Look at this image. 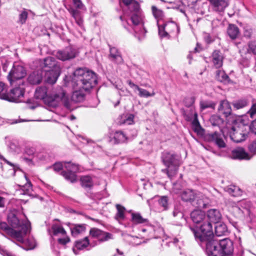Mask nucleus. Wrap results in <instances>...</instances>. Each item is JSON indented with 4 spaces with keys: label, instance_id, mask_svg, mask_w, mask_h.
<instances>
[{
    "label": "nucleus",
    "instance_id": "f257e3e1",
    "mask_svg": "<svg viewBox=\"0 0 256 256\" xmlns=\"http://www.w3.org/2000/svg\"><path fill=\"white\" fill-rule=\"evenodd\" d=\"M192 230L196 240L205 244L208 256H232L233 242L227 238L219 240H215L210 223L202 227V234L199 235V232L194 229Z\"/></svg>",
    "mask_w": 256,
    "mask_h": 256
},
{
    "label": "nucleus",
    "instance_id": "f03ea898",
    "mask_svg": "<svg viewBox=\"0 0 256 256\" xmlns=\"http://www.w3.org/2000/svg\"><path fill=\"white\" fill-rule=\"evenodd\" d=\"M122 2L128 6L130 11V18L128 20H124L122 16H120L124 28L130 33H133L134 36L139 40L143 38L146 30L144 26V16L140 4L135 0H122Z\"/></svg>",
    "mask_w": 256,
    "mask_h": 256
},
{
    "label": "nucleus",
    "instance_id": "7ed1b4c3",
    "mask_svg": "<svg viewBox=\"0 0 256 256\" xmlns=\"http://www.w3.org/2000/svg\"><path fill=\"white\" fill-rule=\"evenodd\" d=\"M64 85L74 89L88 90L97 84L96 74L86 68H77L72 76H66Z\"/></svg>",
    "mask_w": 256,
    "mask_h": 256
},
{
    "label": "nucleus",
    "instance_id": "20e7f679",
    "mask_svg": "<svg viewBox=\"0 0 256 256\" xmlns=\"http://www.w3.org/2000/svg\"><path fill=\"white\" fill-rule=\"evenodd\" d=\"M46 86H39L35 91L34 96L36 99L42 100L48 106L56 108L60 102L68 110L72 109L71 102L69 100L66 92L61 86L54 88L51 94H48Z\"/></svg>",
    "mask_w": 256,
    "mask_h": 256
},
{
    "label": "nucleus",
    "instance_id": "39448f33",
    "mask_svg": "<svg viewBox=\"0 0 256 256\" xmlns=\"http://www.w3.org/2000/svg\"><path fill=\"white\" fill-rule=\"evenodd\" d=\"M8 224L13 228H10L8 226L7 230L18 240H22L24 236H26L30 232V223L27 218L24 220L20 221L14 214L11 212L8 216Z\"/></svg>",
    "mask_w": 256,
    "mask_h": 256
},
{
    "label": "nucleus",
    "instance_id": "423d86ee",
    "mask_svg": "<svg viewBox=\"0 0 256 256\" xmlns=\"http://www.w3.org/2000/svg\"><path fill=\"white\" fill-rule=\"evenodd\" d=\"M162 160L167 167L166 169L162 170V172H166L168 178H172L178 172L180 166L179 160L176 158V155L166 152L163 154Z\"/></svg>",
    "mask_w": 256,
    "mask_h": 256
},
{
    "label": "nucleus",
    "instance_id": "0eeeda50",
    "mask_svg": "<svg viewBox=\"0 0 256 256\" xmlns=\"http://www.w3.org/2000/svg\"><path fill=\"white\" fill-rule=\"evenodd\" d=\"M158 34L161 38H170L176 36L180 32V28L174 21H168L160 25L158 22Z\"/></svg>",
    "mask_w": 256,
    "mask_h": 256
},
{
    "label": "nucleus",
    "instance_id": "6e6552de",
    "mask_svg": "<svg viewBox=\"0 0 256 256\" xmlns=\"http://www.w3.org/2000/svg\"><path fill=\"white\" fill-rule=\"evenodd\" d=\"M24 90L23 88H16L12 89L8 94H2L1 99L11 102H22V98L24 97Z\"/></svg>",
    "mask_w": 256,
    "mask_h": 256
},
{
    "label": "nucleus",
    "instance_id": "1a4fd4ad",
    "mask_svg": "<svg viewBox=\"0 0 256 256\" xmlns=\"http://www.w3.org/2000/svg\"><path fill=\"white\" fill-rule=\"evenodd\" d=\"M207 217L209 221L204 222L203 224L200 226V228L198 229L190 228L191 231L192 232V229H194L196 231L199 232L198 235L201 234L202 227L204 225L210 223L212 228V223L218 224L222 218V214L218 210L215 208L210 209L207 212Z\"/></svg>",
    "mask_w": 256,
    "mask_h": 256
},
{
    "label": "nucleus",
    "instance_id": "9d476101",
    "mask_svg": "<svg viewBox=\"0 0 256 256\" xmlns=\"http://www.w3.org/2000/svg\"><path fill=\"white\" fill-rule=\"evenodd\" d=\"M26 75V72L24 68L18 64H14L10 72L8 78L10 84L15 80L23 78Z\"/></svg>",
    "mask_w": 256,
    "mask_h": 256
},
{
    "label": "nucleus",
    "instance_id": "9b49d317",
    "mask_svg": "<svg viewBox=\"0 0 256 256\" xmlns=\"http://www.w3.org/2000/svg\"><path fill=\"white\" fill-rule=\"evenodd\" d=\"M224 138V136L218 132L208 134L206 136L208 141L214 143L220 148L226 147V144Z\"/></svg>",
    "mask_w": 256,
    "mask_h": 256
},
{
    "label": "nucleus",
    "instance_id": "f8f14e48",
    "mask_svg": "<svg viewBox=\"0 0 256 256\" xmlns=\"http://www.w3.org/2000/svg\"><path fill=\"white\" fill-rule=\"evenodd\" d=\"M212 10L216 12H223L230 4V0H208Z\"/></svg>",
    "mask_w": 256,
    "mask_h": 256
},
{
    "label": "nucleus",
    "instance_id": "ddd939ff",
    "mask_svg": "<svg viewBox=\"0 0 256 256\" xmlns=\"http://www.w3.org/2000/svg\"><path fill=\"white\" fill-rule=\"evenodd\" d=\"M52 52L56 53V56L63 61L74 58L76 54L75 49H58Z\"/></svg>",
    "mask_w": 256,
    "mask_h": 256
},
{
    "label": "nucleus",
    "instance_id": "4468645a",
    "mask_svg": "<svg viewBox=\"0 0 256 256\" xmlns=\"http://www.w3.org/2000/svg\"><path fill=\"white\" fill-rule=\"evenodd\" d=\"M90 236L94 238H96L100 242L108 240L112 238V234L103 232L97 228H92L90 231Z\"/></svg>",
    "mask_w": 256,
    "mask_h": 256
},
{
    "label": "nucleus",
    "instance_id": "2eb2a0df",
    "mask_svg": "<svg viewBox=\"0 0 256 256\" xmlns=\"http://www.w3.org/2000/svg\"><path fill=\"white\" fill-rule=\"evenodd\" d=\"M210 202V200L207 196L198 192H197L192 205L199 208H204L209 204Z\"/></svg>",
    "mask_w": 256,
    "mask_h": 256
},
{
    "label": "nucleus",
    "instance_id": "dca6fc26",
    "mask_svg": "<svg viewBox=\"0 0 256 256\" xmlns=\"http://www.w3.org/2000/svg\"><path fill=\"white\" fill-rule=\"evenodd\" d=\"M45 81L50 84H54L56 82L60 74V67H56V70H44Z\"/></svg>",
    "mask_w": 256,
    "mask_h": 256
},
{
    "label": "nucleus",
    "instance_id": "f3484780",
    "mask_svg": "<svg viewBox=\"0 0 256 256\" xmlns=\"http://www.w3.org/2000/svg\"><path fill=\"white\" fill-rule=\"evenodd\" d=\"M230 157L234 160H250L252 156L242 148H238L232 151Z\"/></svg>",
    "mask_w": 256,
    "mask_h": 256
},
{
    "label": "nucleus",
    "instance_id": "a211bd4d",
    "mask_svg": "<svg viewBox=\"0 0 256 256\" xmlns=\"http://www.w3.org/2000/svg\"><path fill=\"white\" fill-rule=\"evenodd\" d=\"M205 217L206 214L204 212L200 210H194L190 214V218L192 222L196 224H200V226L205 222H204Z\"/></svg>",
    "mask_w": 256,
    "mask_h": 256
},
{
    "label": "nucleus",
    "instance_id": "6ab92c4d",
    "mask_svg": "<svg viewBox=\"0 0 256 256\" xmlns=\"http://www.w3.org/2000/svg\"><path fill=\"white\" fill-rule=\"evenodd\" d=\"M128 212L131 214V222L133 225L148 224V220L144 218L140 213L132 212V210H130Z\"/></svg>",
    "mask_w": 256,
    "mask_h": 256
},
{
    "label": "nucleus",
    "instance_id": "aec40b11",
    "mask_svg": "<svg viewBox=\"0 0 256 256\" xmlns=\"http://www.w3.org/2000/svg\"><path fill=\"white\" fill-rule=\"evenodd\" d=\"M43 72V70H39L31 73L28 76V82L32 84H39L42 80Z\"/></svg>",
    "mask_w": 256,
    "mask_h": 256
},
{
    "label": "nucleus",
    "instance_id": "412c9836",
    "mask_svg": "<svg viewBox=\"0 0 256 256\" xmlns=\"http://www.w3.org/2000/svg\"><path fill=\"white\" fill-rule=\"evenodd\" d=\"M196 194L197 192H195L192 190L188 189L183 190L180 194V196L183 201L190 202L192 204L194 200H195Z\"/></svg>",
    "mask_w": 256,
    "mask_h": 256
},
{
    "label": "nucleus",
    "instance_id": "4be33fe9",
    "mask_svg": "<svg viewBox=\"0 0 256 256\" xmlns=\"http://www.w3.org/2000/svg\"><path fill=\"white\" fill-rule=\"evenodd\" d=\"M128 140V138L123 132L118 130L114 132L113 137L110 140L115 144H118L126 142Z\"/></svg>",
    "mask_w": 256,
    "mask_h": 256
},
{
    "label": "nucleus",
    "instance_id": "5701e85b",
    "mask_svg": "<svg viewBox=\"0 0 256 256\" xmlns=\"http://www.w3.org/2000/svg\"><path fill=\"white\" fill-rule=\"evenodd\" d=\"M218 110L228 117L232 114V108L230 102L227 100H221Z\"/></svg>",
    "mask_w": 256,
    "mask_h": 256
},
{
    "label": "nucleus",
    "instance_id": "b1692460",
    "mask_svg": "<svg viewBox=\"0 0 256 256\" xmlns=\"http://www.w3.org/2000/svg\"><path fill=\"white\" fill-rule=\"evenodd\" d=\"M212 62L216 68H220L222 66L224 56L218 50H216L212 53Z\"/></svg>",
    "mask_w": 256,
    "mask_h": 256
},
{
    "label": "nucleus",
    "instance_id": "393cba45",
    "mask_svg": "<svg viewBox=\"0 0 256 256\" xmlns=\"http://www.w3.org/2000/svg\"><path fill=\"white\" fill-rule=\"evenodd\" d=\"M44 68H48L44 70H56V67H60L55 58L52 56H48L44 59Z\"/></svg>",
    "mask_w": 256,
    "mask_h": 256
},
{
    "label": "nucleus",
    "instance_id": "a878e982",
    "mask_svg": "<svg viewBox=\"0 0 256 256\" xmlns=\"http://www.w3.org/2000/svg\"><path fill=\"white\" fill-rule=\"evenodd\" d=\"M22 236V239L21 240H18L22 244V247L26 250H30L34 249L36 246V242L34 238L32 236L28 237L27 239L24 240Z\"/></svg>",
    "mask_w": 256,
    "mask_h": 256
},
{
    "label": "nucleus",
    "instance_id": "bb28decb",
    "mask_svg": "<svg viewBox=\"0 0 256 256\" xmlns=\"http://www.w3.org/2000/svg\"><path fill=\"white\" fill-rule=\"evenodd\" d=\"M66 94H67L66 93ZM68 96V94H66ZM85 99V94L80 90H75L73 92L71 100H69L71 102V106L72 109L70 110H74V108L72 106V102H82ZM70 100V99H68Z\"/></svg>",
    "mask_w": 256,
    "mask_h": 256
},
{
    "label": "nucleus",
    "instance_id": "cd10ccee",
    "mask_svg": "<svg viewBox=\"0 0 256 256\" xmlns=\"http://www.w3.org/2000/svg\"><path fill=\"white\" fill-rule=\"evenodd\" d=\"M232 132H230V137L232 140L234 142L238 143L244 141L246 136L241 132H236V130L234 126L231 128Z\"/></svg>",
    "mask_w": 256,
    "mask_h": 256
},
{
    "label": "nucleus",
    "instance_id": "c85d7f7f",
    "mask_svg": "<svg viewBox=\"0 0 256 256\" xmlns=\"http://www.w3.org/2000/svg\"><path fill=\"white\" fill-rule=\"evenodd\" d=\"M110 59L117 64L122 62V58L118 49H110Z\"/></svg>",
    "mask_w": 256,
    "mask_h": 256
},
{
    "label": "nucleus",
    "instance_id": "c756f323",
    "mask_svg": "<svg viewBox=\"0 0 256 256\" xmlns=\"http://www.w3.org/2000/svg\"><path fill=\"white\" fill-rule=\"evenodd\" d=\"M68 11L71 16L74 18L76 24L80 26H82L83 24V20L81 16L80 12L73 8H68Z\"/></svg>",
    "mask_w": 256,
    "mask_h": 256
},
{
    "label": "nucleus",
    "instance_id": "7c9ffc66",
    "mask_svg": "<svg viewBox=\"0 0 256 256\" xmlns=\"http://www.w3.org/2000/svg\"><path fill=\"white\" fill-rule=\"evenodd\" d=\"M240 33L238 28L234 24H230L227 28V34L232 40H235Z\"/></svg>",
    "mask_w": 256,
    "mask_h": 256
},
{
    "label": "nucleus",
    "instance_id": "2f4dec72",
    "mask_svg": "<svg viewBox=\"0 0 256 256\" xmlns=\"http://www.w3.org/2000/svg\"><path fill=\"white\" fill-rule=\"evenodd\" d=\"M89 240L88 237L84 238L82 240H77L75 242L74 247L73 248V251L75 252V248L78 250H82L86 248L89 244Z\"/></svg>",
    "mask_w": 256,
    "mask_h": 256
},
{
    "label": "nucleus",
    "instance_id": "473e14b6",
    "mask_svg": "<svg viewBox=\"0 0 256 256\" xmlns=\"http://www.w3.org/2000/svg\"><path fill=\"white\" fill-rule=\"evenodd\" d=\"M151 10L153 16L157 20V23H158V21L162 20L164 16V12L155 6H152Z\"/></svg>",
    "mask_w": 256,
    "mask_h": 256
},
{
    "label": "nucleus",
    "instance_id": "72a5a7b5",
    "mask_svg": "<svg viewBox=\"0 0 256 256\" xmlns=\"http://www.w3.org/2000/svg\"><path fill=\"white\" fill-rule=\"evenodd\" d=\"M226 190L230 194L234 197L239 196L242 194V191L238 187L233 185L227 187Z\"/></svg>",
    "mask_w": 256,
    "mask_h": 256
},
{
    "label": "nucleus",
    "instance_id": "f704fd0d",
    "mask_svg": "<svg viewBox=\"0 0 256 256\" xmlns=\"http://www.w3.org/2000/svg\"><path fill=\"white\" fill-rule=\"evenodd\" d=\"M116 207L117 210V212L115 216V218L117 220H124L125 217L126 208L120 204H116Z\"/></svg>",
    "mask_w": 256,
    "mask_h": 256
},
{
    "label": "nucleus",
    "instance_id": "c9c22d12",
    "mask_svg": "<svg viewBox=\"0 0 256 256\" xmlns=\"http://www.w3.org/2000/svg\"><path fill=\"white\" fill-rule=\"evenodd\" d=\"M227 232V228L224 224H218L215 226V234L218 236L225 235Z\"/></svg>",
    "mask_w": 256,
    "mask_h": 256
},
{
    "label": "nucleus",
    "instance_id": "e433bc0d",
    "mask_svg": "<svg viewBox=\"0 0 256 256\" xmlns=\"http://www.w3.org/2000/svg\"><path fill=\"white\" fill-rule=\"evenodd\" d=\"M248 100L246 99H240L232 102V106L236 110L243 108L248 106Z\"/></svg>",
    "mask_w": 256,
    "mask_h": 256
},
{
    "label": "nucleus",
    "instance_id": "4c0bfd02",
    "mask_svg": "<svg viewBox=\"0 0 256 256\" xmlns=\"http://www.w3.org/2000/svg\"><path fill=\"white\" fill-rule=\"evenodd\" d=\"M168 199L166 196H162L158 200V204L160 210L162 211L166 210L168 208Z\"/></svg>",
    "mask_w": 256,
    "mask_h": 256
},
{
    "label": "nucleus",
    "instance_id": "58836bf2",
    "mask_svg": "<svg viewBox=\"0 0 256 256\" xmlns=\"http://www.w3.org/2000/svg\"><path fill=\"white\" fill-rule=\"evenodd\" d=\"M71 233L72 236H76L78 234L85 231L86 227L84 224H77L70 228Z\"/></svg>",
    "mask_w": 256,
    "mask_h": 256
},
{
    "label": "nucleus",
    "instance_id": "ea45409f",
    "mask_svg": "<svg viewBox=\"0 0 256 256\" xmlns=\"http://www.w3.org/2000/svg\"><path fill=\"white\" fill-rule=\"evenodd\" d=\"M82 186L86 188H90L93 186L92 178L90 176H85L80 178Z\"/></svg>",
    "mask_w": 256,
    "mask_h": 256
},
{
    "label": "nucleus",
    "instance_id": "a19ab883",
    "mask_svg": "<svg viewBox=\"0 0 256 256\" xmlns=\"http://www.w3.org/2000/svg\"><path fill=\"white\" fill-rule=\"evenodd\" d=\"M216 78L220 82H226L228 80L229 77L223 70H218L216 72Z\"/></svg>",
    "mask_w": 256,
    "mask_h": 256
},
{
    "label": "nucleus",
    "instance_id": "79ce46f5",
    "mask_svg": "<svg viewBox=\"0 0 256 256\" xmlns=\"http://www.w3.org/2000/svg\"><path fill=\"white\" fill-rule=\"evenodd\" d=\"M61 174L67 180L71 182H74L76 180V176L74 172H71L68 171H62Z\"/></svg>",
    "mask_w": 256,
    "mask_h": 256
},
{
    "label": "nucleus",
    "instance_id": "37998d69",
    "mask_svg": "<svg viewBox=\"0 0 256 256\" xmlns=\"http://www.w3.org/2000/svg\"><path fill=\"white\" fill-rule=\"evenodd\" d=\"M216 104L210 100H202L200 102V108L203 110L206 108H211L214 109Z\"/></svg>",
    "mask_w": 256,
    "mask_h": 256
},
{
    "label": "nucleus",
    "instance_id": "c03bdc74",
    "mask_svg": "<svg viewBox=\"0 0 256 256\" xmlns=\"http://www.w3.org/2000/svg\"><path fill=\"white\" fill-rule=\"evenodd\" d=\"M210 122L214 126H220L223 124L224 120L218 115H213L210 118Z\"/></svg>",
    "mask_w": 256,
    "mask_h": 256
},
{
    "label": "nucleus",
    "instance_id": "a18cd8bd",
    "mask_svg": "<svg viewBox=\"0 0 256 256\" xmlns=\"http://www.w3.org/2000/svg\"><path fill=\"white\" fill-rule=\"evenodd\" d=\"M64 168H66V171L68 172H74L75 174L78 170V166L76 164H72L70 162H64Z\"/></svg>",
    "mask_w": 256,
    "mask_h": 256
},
{
    "label": "nucleus",
    "instance_id": "49530a36",
    "mask_svg": "<svg viewBox=\"0 0 256 256\" xmlns=\"http://www.w3.org/2000/svg\"><path fill=\"white\" fill-rule=\"evenodd\" d=\"M52 230L54 235H57L58 234L65 235L66 234V232L62 226L58 224L53 225L52 226Z\"/></svg>",
    "mask_w": 256,
    "mask_h": 256
},
{
    "label": "nucleus",
    "instance_id": "de8ad7c7",
    "mask_svg": "<svg viewBox=\"0 0 256 256\" xmlns=\"http://www.w3.org/2000/svg\"><path fill=\"white\" fill-rule=\"evenodd\" d=\"M137 90L139 92L138 95L140 97L148 98L150 96H154L155 95L154 92L153 91L152 93H150L147 90L142 88L140 87H138Z\"/></svg>",
    "mask_w": 256,
    "mask_h": 256
},
{
    "label": "nucleus",
    "instance_id": "09e8293b",
    "mask_svg": "<svg viewBox=\"0 0 256 256\" xmlns=\"http://www.w3.org/2000/svg\"><path fill=\"white\" fill-rule=\"evenodd\" d=\"M28 16V12L24 10L20 13L18 16V23L23 24L26 23Z\"/></svg>",
    "mask_w": 256,
    "mask_h": 256
},
{
    "label": "nucleus",
    "instance_id": "8fccbe9b",
    "mask_svg": "<svg viewBox=\"0 0 256 256\" xmlns=\"http://www.w3.org/2000/svg\"><path fill=\"white\" fill-rule=\"evenodd\" d=\"M202 38L206 44H210L214 40V37L208 32H203Z\"/></svg>",
    "mask_w": 256,
    "mask_h": 256
},
{
    "label": "nucleus",
    "instance_id": "3c124183",
    "mask_svg": "<svg viewBox=\"0 0 256 256\" xmlns=\"http://www.w3.org/2000/svg\"><path fill=\"white\" fill-rule=\"evenodd\" d=\"M174 217H178V218H182L184 216L182 212L181 211V207L180 206H175L172 212Z\"/></svg>",
    "mask_w": 256,
    "mask_h": 256
},
{
    "label": "nucleus",
    "instance_id": "603ef678",
    "mask_svg": "<svg viewBox=\"0 0 256 256\" xmlns=\"http://www.w3.org/2000/svg\"><path fill=\"white\" fill-rule=\"evenodd\" d=\"M195 102V98L194 96H188L184 100V104L187 107L192 106Z\"/></svg>",
    "mask_w": 256,
    "mask_h": 256
},
{
    "label": "nucleus",
    "instance_id": "864d4df0",
    "mask_svg": "<svg viewBox=\"0 0 256 256\" xmlns=\"http://www.w3.org/2000/svg\"><path fill=\"white\" fill-rule=\"evenodd\" d=\"M254 34V30L250 26L244 27V37L250 38Z\"/></svg>",
    "mask_w": 256,
    "mask_h": 256
},
{
    "label": "nucleus",
    "instance_id": "5fc2aeb1",
    "mask_svg": "<svg viewBox=\"0 0 256 256\" xmlns=\"http://www.w3.org/2000/svg\"><path fill=\"white\" fill-rule=\"evenodd\" d=\"M24 177L26 178V183L23 186L24 190L26 191V193H28L32 189V184L26 175L24 176Z\"/></svg>",
    "mask_w": 256,
    "mask_h": 256
},
{
    "label": "nucleus",
    "instance_id": "6e6d98bb",
    "mask_svg": "<svg viewBox=\"0 0 256 256\" xmlns=\"http://www.w3.org/2000/svg\"><path fill=\"white\" fill-rule=\"evenodd\" d=\"M64 167V162H56L53 165V169L56 172H59L60 170H61L62 168Z\"/></svg>",
    "mask_w": 256,
    "mask_h": 256
},
{
    "label": "nucleus",
    "instance_id": "4d7b16f0",
    "mask_svg": "<svg viewBox=\"0 0 256 256\" xmlns=\"http://www.w3.org/2000/svg\"><path fill=\"white\" fill-rule=\"evenodd\" d=\"M146 228H142V232H148L149 234H148V236H152L151 234H153L154 232V228L150 225H148V224H146Z\"/></svg>",
    "mask_w": 256,
    "mask_h": 256
},
{
    "label": "nucleus",
    "instance_id": "13d9d810",
    "mask_svg": "<svg viewBox=\"0 0 256 256\" xmlns=\"http://www.w3.org/2000/svg\"><path fill=\"white\" fill-rule=\"evenodd\" d=\"M194 118L192 120V124L193 126L195 127V128L196 129V128H200V122L198 120L197 113L194 112Z\"/></svg>",
    "mask_w": 256,
    "mask_h": 256
},
{
    "label": "nucleus",
    "instance_id": "bf43d9fd",
    "mask_svg": "<svg viewBox=\"0 0 256 256\" xmlns=\"http://www.w3.org/2000/svg\"><path fill=\"white\" fill-rule=\"evenodd\" d=\"M7 90L6 86L5 85V84L0 82V98L1 99V96L2 94H8L7 93H6V92Z\"/></svg>",
    "mask_w": 256,
    "mask_h": 256
},
{
    "label": "nucleus",
    "instance_id": "052dcab7",
    "mask_svg": "<svg viewBox=\"0 0 256 256\" xmlns=\"http://www.w3.org/2000/svg\"><path fill=\"white\" fill-rule=\"evenodd\" d=\"M134 116L132 114L128 115L126 119L124 120V122H121L120 124H131L133 123L134 122Z\"/></svg>",
    "mask_w": 256,
    "mask_h": 256
},
{
    "label": "nucleus",
    "instance_id": "680f3d73",
    "mask_svg": "<svg viewBox=\"0 0 256 256\" xmlns=\"http://www.w3.org/2000/svg\"><path fill=\"white\" fill-rule=\"evenodd\" d=\"M248 114H250L251 118H253L254 114H256V103L254 104L249 110L248 112Z\"/></svg>",
    "mask_w": 256,
    "mask_h": 256
},
{
    "label": "nucleus",
    "instance_id": "e2e57ef3",
    "mask_svg": "<svg viewBox=\"0 0 256 256\" xmlns=\"http://www.w3.org/2000/svg\"><path fill=\"white\" fill-rule=\"evenodd\" d=\"M248 149L251 152H256V140L250 144Z\"/></svg>",
    "mask_w": 256,
    "mask_h": 256
},
{
    "label": "nucleus",
    "instance_id": "0e129e2a",
    "mask_svg": "<svg viewBox=\"0 0 256 256\" xmlns=\"http://www.w3.org/2000/svg\"><path fill=\"white\" fill-rule=\"evenodd\" d=\"M250 128L252 133L256 134V119L252 122Z\"/></svg>",
    "mask_w": 256,
    "mask_h": 256
},
{
    "label": "nucleus",
    "instance_id": "69168bd1",
    "mask_svg": "<svg viewBox=\"0 0 256 256\" xmlns=\"http://www.w3.org/2000/svg\"><path fill=\"white\" fill-rule=\"evenodd\" d=\"M70 241V238L68 236H66V238H58V242L60 244H61L64 245L66 244L68 242Z\"/></svg>",
    "mask_w": 256,
    "mask_h": 256
},
{
    "label": "nucleus",
    "instance_id": "338daca9",
    "mask_svg": "<svg viewBox=\"0 0 256 256\" xmlns=\"http://www.w3.org/2000/svg\"><path fill=\"white\" fill-rule=\"evenodd\" d=\"M0 230H8V226L6 222H2L0 219Z\"/></svg>",
    "mask_w": 256,
    "mask_h": 256
},
{
    "label": "nucleus",
    "instance_id": "774afa93",
    "mask_svg": "<svg viewBox=\"0 0 256 256\" xmlns=\"http://www.w3.org/2000/svg\"><path fill=\"white\" fill-rule=\"evenodd\" d=\"M74 4L77 8H81L82 6V4L80 0H72Z\"/></svg>",
    "mask_w": 256,
    "mask_h": 256
}]
</instances>
